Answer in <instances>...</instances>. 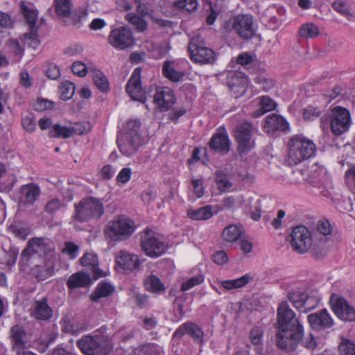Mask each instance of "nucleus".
I'll return each instance as SVG.
<instances>
[{"mask_svg": "<svg viewBox=\"0 0 355 355\" xmlns=\"http://www.w3.org/2000/svg\"><path fill=\"white\" fill-rule=\"evenodd\" d=\"M93 80L96 86L103 92L109 90V83L107 78L99 70L94 71Z\"/></svg>", "mask_w": 355, "mask_h": 355, "instance_id": "nucleus-42", "label": "nucleus"}, {"mask_svg": "<svg viewBox=\"0 0 355 355\" xmlns=\"http://www.w3.org/2000/svg\"><path fill=\"white\" fill-rule=\"evenodd\" d=\"M109 44L118 50H125L134 45L135 39L132 31L125 27L113 29L108 35Z\"/></svg>", "mask_w": 355, "mask_h": 355, "instance_id": "nucleus-16", "label": "nucleus"}, {"mask_svg": "<svg viewBox=\"0 0 355 355\" xmlns=\"http://www.w3.org/2000/svg\"><path fill=\"white\" fill-rule=\"evenodd\" d=\"M110 237L115 241H123L133 234L135 230V222L125 216H121L110 221L107 226Z\"/></svg>", "mask_w": 355, "mask_h": 355, "instance_id": "nucleus-11", "label": "nucleus"}, {"mask_svg": "<svg viewBox=\"0 0 355 355\" xmlns=\"http://www.w3.org/2000/svg\"><path fill=\"white\" fill-rule=\"evenodd\" d=\"M319 302L320 300L318 298L314 296L308 295L306 293L304 301L303 302V307L301 311L306 313L313 310L318 305Z\"/></svg>", "mask_w": 355, "mask_h": 355, "instance_id": "nucleus-51", "label": "nucleus"}, {"mask_svg": "<svg viewBox=\"0 0 355 355\" xmlns=\"http://www.w3.org/2000/svg\"><path fill=\"white\" fill-rule=\"evenodd\" d=\"M21 125L23 128L29 132H33L36 129V122L33 114L26 115L21 119Z\"/></svg>", "mask_w": 355, "mask_h": 355, "instance_id": "nucleus-56", "label": "nucleus"}, {"mask_svg": "<svg viewBox=\"0 0 355 355\" xmlns=\"http://www.w3.org/2000/svg\"><path fill=\"white\" fill-rule=\"evenodd\" d=\"M328 118L334 135L340 136L349 130L352 119L350 112L347 108L341 106L331 107Z\"/></svg>", "mask_w": 355, "mask_h": 355, "instance_id": "nucleus-10", "label": "nucleus"}, {"mask_svg": "<svg viewBox=\"0 0 355 355\" xmlns=\"http://www.w3.org/2000/svg\"><path fill=\"white\" fill-rule=\"evenodd\" d=\"M209 146L211 150L222 155L230 151V141L225 132H216L211 138Z\"/></svg>", "mask_w": 355, "mask_h": 355, "instance_id": "nucleus-26", "label": "nucleus"}, {"mask_svg": "<svg viewBox=\"0 0 355 355\" xmlns=\"http://www.w3.org/2000/svg\"><path fill=\"white\" fill-rule=\"evenodd\" d=\"M140 129L139 120L132 119L127 122L125 131L117 138L118 147L123 155L127 157L135 155L144 143Z\"/></svg>", "mask_w": 355, "mask_h": 355, "instance_id": "nucleus-3", "label": "nucleus"}, {"mask_svg": "<svg viewBox=\"0 0 355 355\" xmlns=\"http://www.w3.org/2000/svg\"><path fill=\"white\" fill-rule=\"evenodd\" d=\"M65 207V205L58 198H53L49 200L44 207V211L50 214L55 213L61 208Z\"/></svg>", "mask_w": 355, "mask_h": 355, "instance_id": "nucleus-52", "label": "nucleus"}, {"mask_svg": "<svg viewBox=\"0 0 355 355\" xmlns=\"http://www.w3.org/2000/svg\"><path fill=\"white\" fill-rule=\"evenodd\" d=\"M114 291L113 286L107 282H101L98 284L95 291L92 293V300L97 301L101 297H105L110 295Z\"/></svg>", "mask_w": 355, "mask_h": 355, "instance_id": "nucleus-35", "label": "nucleus"}, {"mask_svg": "<svg viewBox=\"0 0 355 355\" xmlns=\"http://www.w3.org/2000/svg\"><path fill=\"white\" fill-rule=\"evenodd\" d=\"M232 30L243 39L252 38L257 31L253 17L250 15H238L232 22Z\"/></svg>", "mask_w": 355, "mask_h": 355, "instance_id": "nucleus-15", "label": "nucleus"}, {"mask_svg": "<svg viewBox=\"0 0 355 355\" xmlns=\"http://www.w3.org/2000/svg\"><path fill=\"white\" fill-rule=\"evenodd\" d=\"M306 293L299 291H290L287 294L289 301L297 310H302Z\"/></svg>", "mask_w": 355, "mask_h": 355, "instance_id": "nucleus-41", "label": "nucleus"}, {"mask_svg": "<svg viewBox=\"0 0 355 355\" xmlns=\"http://www.w3.org/2000/svg\"><path fill=\"white\" fill-rule=\"evenodd\" d=\"M117 266L128 271L137 270L141 267V261L138 255L127 250H120L115 257Z\"/></svg>", "mask_w": 355, "mask_h": 355, "instance_id": "nucleus-21", "label": "nucleus"}, {"mask_svg": "<svg viewBox=\"0 0 355 355\" xmlns=\"http://www.w3.org/2000/svg\"><path fill=\"white\" fill-rule=\"evenodd\" d=\"M266 202V198L259 199L254 201L253 204V208L254 210H252L251 211L252 219L254 220H259L260 219L261 209Z\"/></svg>", "mask_w": 355, "mask_h": 355, "instance_id": "nucleus-55", "label": "nucleus"}, {"mask_svg": "<svg viewBox=\"0 0 355 355\" xmlns=\"http://www.w3.org/2000/svg\"><path fill=\"white\" fill-rule=\"evenodd\" d=\"M308 321L311 329L316 331L330 328L334 324L331 316L325 309L309 315Z\"/></svg>", "mask_w": 355, "mask_h": 355, "instance_id": "nucleus-20", "label": "nucleus"}, {"mask_svg": "<svg viewBox=\"0 0 355 355\" xmlns=\"http://www.w3.org/2000/svg\"><path fill=\"white\" fill-rule=\"evenodd\" d=\"M162 73L164 77L173 82H178L184 76V72L178 69L177 63L171 60H166L163 63Z\"/></svg>", "mask_w": 355, "mask_h": 355, "instance_id": "nucleus-27", "label": "nucleus"}, {"mask_svg": "<svg viewBox=\"0 0 355 355\" xmlns=\"http://www.w3.org/2000/svg\"><path fill=\"white\" fill-rule=\"evenodd\" d=\"M73 135L71 128L55 124L49 132V136L55 138H69Z\"/></svg>", "mask_w": 355, "mask_h": 355, "instance_id": "nucleus-37", "label": "nucleus"}, {"mask_svg": "<svg viewBox=\"0 0 355 355\" xmlns=\"http://www.w3.org/2000/svg\"><path fill=\"white\" fill-rule=\"evenodd\" d=\"M197 0H180L173 3L175 8L185 10L188 12L196 10L198 8Z\"/></svg>", "mask_w": 355, "mask_h": 355, "instance_id": "nucleus-48", "label": "nucleus"}, {"mask_svg": "<svg viewBox=\"0 0 355 355\" xmlns=\"http://www.w3.org/2000/svg\"><path fill=\"white\" fill-rule=\"evenodd\" d=\"M154 103L162 110H168L175 103V97L173 90L168 87L157 88L154 94Z\"/></svg>", "mask_w": 355, "mask_h": 355, "instance_id": "nucleus-22", "label": "nucleus"}, {"mask_svg": "<svg viewBox=\"0 0 355 355\" xmlns=\"http://www.w3.org/2000/svg\"><path fill=\"white\" fill-rule=\"evenodd\" d=\"M135 3L137 4L138 13L142 16L148 15L153 11L151 5L148 2H141V0H135Z\"/></svg>", "mask_w": 355, "mask_h": 355, "instance_id": "nucleus-59", "label": "nucleus"}, {"mask_svg": "<svg viewBox=\"0 0 355 355\" xmlns=\"http://www.w3.org/2000/svg\"><path fill=\"white\" fill-rule=\"evenodd\" d=\"M259 108L252 113L254 118L263 115L266 112L272 111L275 109L277 104L275 101L268 96H262L259 98Z\"/></svg>", "mask_w": 355, "mask_h": 355, "instance_id": "nucleus-31", "label": "nucleus"}, {"mask_svg": "<svg viewBox=\"0 0 355 355\" xmlns=\"http://www.w3.org/2000/svg\"><path fill=\"white\" fill-rule=\"evenodd\" d=\"M187 216L193 220H208L213 216L211 206L207 205L198 209H189Z\"/></svg>", "mask_w": 355, "mask_h": 355, "instance_id": "nucleus-32", "label": "nucleus"}, {"mask_svg": "<svg viewBox=\"0 0 355 355\" xmlns=\"http://www.w3.org/2000/svg\"><path fill=\"white\" fill-rule=\"evenodd\" d=\"M345 180L349 187L355 189V165L345 171Z\"/></svg>", "mask_w": 355, "mask_h": 355, "instance_id": "nucleus-60", "label": "nucleus"}, {"mask_svg": "<svg viewBox=\"0 0 355 355\" xmlns=\"http://www.w3.org/2000/svg\"><path fill=\"white\" fill-rule=\"evenodd\" d=\"M80 263L84 266H90L95 269L98 266L97 256L93 253H87L80 259Z\"/></svg>", "mask_w": 355, "mask_h": 355, "instance_id": "nucleus-54", "label": "nucleus"}, {"mask_svg": "<svg viewBox=\"0 0 355 355\" xmlns=\"http://www.w3.org/2000/svg\"><path fill=\"white\" fill-rule=\"evenodd\" d=\"M318 231L322 235L327 236L331 233L332 227L330 223L327 220H320L317 224Z\"/></svg>", "mask_w": 355, "mask_h": 355, "instance_id": "nucleus-64", "label": "nucleus"}, {"mask_svg": "<svg viewBox=\"0 0 355 355\" xmlns=\"http://www.w3.org/2000/svg\"><path fill=\"white\" fill-rule=\"evenodd\" d=\"M257 131V127L247 121L236 126L234 138L237 143V151L240 155L248 153L255 147L256 141L254 135Z\"/></svg>", "mask_w": 355, "mask_h": 355, "instance_id": "nucleus-7", "label": "nucleus"}, {"mask_svg": "<svg viewBox=\"0 0 355 355\" xmlns=\"http://www.w3.org/2000/svg\"><path fill=\"white\" fill-rule=\"evenodd\" d=\"M55 7L58 15L67 17L70 14L71 1L70 0H55Z\"/></svg>", "mask_w": 355, "mask_h": 355, "instance_id": "nucleus-46", "label": "nucleus"}, {"mask_svg": "<svg viewBox=\"0 0 355 355\" xmlns=\"http://www.w3.org/2000/svg\"><path fill=\"white\" fill-rule=\"evenodd\" d=\"M104 211L102 199L87 196L74 204L72 220L81 223L98 220L104 214Z\"/></svg>", "mask_w": 355, "mask_h": 355, "instance_id": "nucleus-4", "label": "nucleus"}, {"mask_svg": "<svg viewBox=\"0 0 355 355\" xmlns=\"http://www.w3.org/2000/svg\"><path fill=\"white\" fill-rule=\"evenodd\" d=\"M204 281V277L202 275L199 274L196 275L187 281L184 282L181 286V291H188L193 287L200 284Z\"/></svg>", "mask_w": 355, "mask_h": 355, "instance_id": "nucleus-49", "label": "nucleus"}, {"mask_svg": "<svg viewBox=\"0 0 355 355\" xmlns=\"http://www.w3.org/2000/svg\"><path fill=\"white\" fill-rule=\"evenodd\" d=\"M290 237V243L293 250L299 254L306 252L312 245L311 232L304 225L294 227Z\"/></svg>", "mask_w": 355, "mask_h": 355, "instance_id": "nucleus-13", "label": "nucleus"}, {"mask_svg": "<svg viewBox=\"0 0 355 355\" xmlns=\"http://www.w3.org/2000/svg\"><path fill=\"white\" fill-rule=\"evenodd\" d=\"M330 303L335 314L341 320L355 321V309L346 300L336 294L331 295Z\"/></svg>", "mask_w": 355, "mask_h": 355, "instance_id": "nucleus-17", "label": "nucleus"}, {"mask_svg": "<svg viewBox=\"0 0 355 355\" xmlns=\"http://www.w3.org/2000/svg\"><path fill=\"white\" fill-rule=\"evenodd\" d=\"M125 19L132 25L135 26L136 28L139 31H144L147 29V24L146 21L136 14L128 13L127 14Z\"/></svg>", "mask_w": 355, "mask_h": 355, "instance_id": "nucleus-47", "label": "nucleus"}, {"mask_svg": "<svg viewBox=\"0 0 355 355\" xmlns=\"http://www.w3.org/2000/svg\"><path fill=\"white\" fill-rule=\"evenodd\" d=\"M10 337L14 349L18 354L19 352H25L24 350L26 345L25 337L26 331L21 325H15L10 329Z\"/></svg>", "mask_w": 355, "mask_h": 355, "instance_id": "nucleus-28", "label": "nucleus"}, {"mask_svg": "<svg viewBox=\"0 0 355 355\" xmlns=\"http://www.w3.org/2000/svg\"><path fill=\"white\" fill-rule=\"evenodd\" d=\"M77 346L85 355H107L112 347L104 336H84L77 341Z\"/></svg>", "mask_w": 355, "mask_h": 355, "instance_id": "nucleus-8", "label": "nucleus"}, {"mask_svg": "<svg viewBox=\"0 0 355 355\" xmlns=\"http://www.w3.org/2000/svg\"><path fill=\"white\" fill-rule=\"evenodd\" d=\"M40 193V188L35 184L22 185L19 189V204L21 206L33 205Z\"/></svg>", "mask_w": 355, "mask_h": 355, "instance_id": "nucleus-24", "label": "nucleus"}, {"mask_svg": "<svg viewBox=\"0 0 355 355\" xmlns=\"http://www.w3.org/2000/svg\"><path fill=\"white\" fill-rule=\"evenodd\" d=\"M243 202L242 196H228L222 200L223 207L225 209H236L241 206Z\"/></svg>", "mask_w": 355, "mask_h": 355, "instance_id": "nucleus-45", "label": "nucleus"}, {"mask_svg": "<svg viewBox=\"0 0 355 355\" xmlns=\"http://www.w3.org/2000/svg\"><path fill=\"white\" fill-rule=\"evenodd\" d=\"M215 182L218 189L222 191H226L232 187V183L229 180L227 174L223 171H217L215 173Z\"/></svg>", "mask_w": 355, "mask_h": 355, "instance_id": "nucleus-38", "label": "nucleus"}, {"mask_svg": "<svg viewBox=\"0 0 355 355\" xmlns=\"http://www.w3.org/2000/svg\"><path fill=\"white\" fill-rule=\"evenodd\" d=\"M252 279L250 274H245L237 279L221 281L220 285L225 290L236 289L245 286Z\"/></svg>", "mask_w": 355, "mask_h": 355, "instance_id": "nucleus-33", "label": "nucleus"}, {"mask_svg": "<svg viewBox=\"0 0 355 355\" xmlns=\"http://www.w3.org/2000/svg\"><path fill=\"white\" fill-rule=\"evenodd\" d=\"M184 335H189L198 343H201L204 337L202 329L197 324L189 321L179 326L174 331L173 336L174 338H180Z\"/></svg>", "mask_w": 355, "mask_h": 355, "instance_id": "nucleus-23", "label": "nucleus"}, {"mask_svg": "<svg viewBox=\"0 0 355 355\" xmlns=\"http://www.w3.org/2000/svg\"><path fill=\"white\" fill-rule=\"evenodd\" d=\"M90 284L91 277L89 275L81 271L71 275L67 282V287L70 290H73L76 288L87 287Z\"/></svg>", "mask_w": 355, "mask_h": 355, "instance_id": "nucleus-29", "label": "nucleus"}, {"mask_svg": "<svg viewBox=\"0 0 355 355\" xmlns=\"http://www.w3.org/2000/svg\"><path fill=\"white\" fill-rule=\"evenodd\" d=\"M255 83L260 85L263 91H268L275 85V81L272 79H268L265 77H257L254 78Z\"/></svg>", "mask_w": 355, "mask_h": 355, "instance_id": "nucleus-63", "label": "nucleus"}, {"mask_svg": "<svg viewBox=\"0 0 355 355\" xmlns=\"http://www.w3.org/2000/svg\"><path fill=\"white\" fill-rule=\"evenodd\" d=\"M79 247L73 242L67 241L64 243V246L62 252L69 256L71 259H74L78 255Z\"/></svg>", "mask_w": 355, "mask_h": 355, "instance_id": "nucleus-53", "label": "nucleus"}, {"mask_svg": "<svg viewBox=\"0 0 355 355\" xmlns=\"http://www.w3.org/2000/svg\"><path fill=\"white\" fill-rule=\"evenodd\" d=\"M275 326L277 346L287 352L295 351L303 338L304 327L286 302L279 304Z\"/></svg>", "mask_w": 355, "mask_h": 355, "instance_id": "nucleus-2", "label": "nucleus"}, {"mask_svg": "<svg viewBox=\"0 0 355 355\" xmlns=\"http://www.w3.org/2000/svg\"><path fill=\"white\" fill-rule=\"evenodd\" d=\"M263 336V329L261 327H254L250 334V338L252 343L258 345L262 343Z\"/></svg>", "mask_w": 355, "mask_h": 355, "instance_id": "nucleus-58", "label": "nucleus"}, {"mask_svg": "<svg viewBox=\"0 0 355 355\" xmlns=\"http://www.w3.org/2000/svg\"><path fill=\"white\" fill-rule=\"evenodd\" d=\"M321 111L316 107L308 106L304 109L303 112V117L306 120H313L318 117Z\"/></svg>", "mask_w": 355, "mask_h": 355, "instance_id": "nucleus-62", "label": "nucleus"}, {"mask_svg": "<svg viewBox=\"0 0 355 355\" xmlns=\"http://www.w3.org/2000/svg\"><path fill=\"white\" fill-rule=\"evenodd\" d=\"M338 349L340 355H355V343L343 338L339 343Z\"/></svg>", "mask_w": 355, "mask_h": 355, "instance_id": "nucleus-43", "label": "nucleus"}, {"mask_svg": "<svg viewBox=\"0 0 355 355\" xmlns=\"http://www.w3.org/2000/svg\"><path fill=\"white\" fill-rule=\"evenodd\" d=\"M332 8L343 15H350V9L348 3L345 0H336L332 5Z\"/></svg>", "mask_w": 355, "mask_h": 355, "instance_id": "nucleus-57", "label": "nucleus"}, {"mask_svg": "<svg viewBox=\"0 0 355 355\" xmlns=\"http://www.w3.org/2000/svg\"><path fill=\"white\" fill-rule=\"evenodd\" d=\"M32 265L31 272L39 281L46 279L55 272L57 257H46L28 260Z\"/></svg>", "mask_w": 355, "mask_h": 355, "instance_id": "nucleus-14", "label": "nucleus"}, {"mask_svg": "<svg viewBox=\"0 0 355 355\" xmlns=\"http://www.w3.org/2000/svg\"><path fill=\"white\" fill-rule=\"evenodd\" d=\"M21 8L30 29L37 28L35 26L38 18L37 11L32 8H29L24 3H21Z\"/></svg>", "mask_w": 355, "mask_h": 355, "instance_id": "nucleus-36", "label": "nucleus"}, {"mask_svg": "<svg viewBox=\"0 0 355 355\" xmlns=\"http://www.w3.org/2000/svg\"><path fill=\"white\" fill-rule=\"evenodd\" d=\"M146 288L153 293H160L165 291V286L160 279L155 275H151L144 281Z\"/></svg>", "mask_w": 355, "mask_h": 355, "instance_id": "nucleus-34", "label": "nucleus"}, {"mask_svg": "<svg viewBox=\"0 0 355 355\" xmlns=\"http://www.w3.org/2000/svg\"><path fill=\"white\" fill-rule=\"evenodd\" d=\"M75 89L73 83L69 81L63 82L60 86V98L64 101L69 100L73 96Z\"/></svg>", "mask_w": 355, "mask_h": 355, "instance_id": "nucleus-44", "label": "nucleus"}, {"mask_svg": "<svg viewBox=\"0 0 355 355\" xmlns=\"http://www.w3.org/2000/svg\"><path fill=\"white\" fill-rule=\"evenodd\" d=\"M141 70L139 67L133 71L126 84L125 89L133 100L144 103L146 98L141 87Z\"/></svg>", "mask_w": 355, "mask_h": 355, "instance_id": "nucleus-19", "label": "nucleus"}, {"mask_svg": "<svg viewBox=\"0 0 355 355\" xmlns=\"http://www.w3.org/2000/svg\"><path fill=\"white\" fill-rule=\"evenodd\" d=\"M316 153V146L313 141L303 135L291 137L288 143V157L292 164H297L308 159Z\"/></svg>", "mask_w": 355, "mask_h": 355, "instance_id": "nucleus-5", "label": "nucleus"}, {"mask_svg": "<svg viewBox=\"0 0 355 355\" xmlns=\"http://www.w3.org/2000/svg\"><path fill=\"white\" fill-rule=\"evenodd\" d=\"M188 51L191 60L200 64H212L216 58L214 51L205 45L201 36L197 35L191 38Z\"/></svg>", "mask_w": 355, "mask_h": 355, "instance_id": "nucleus-9", "label": "nucleus"}, {"mask_svg": "<svg viewBox=\"0 0 355 355\" xmlns=\"http://www.w3.org/2000/svg\"><path fill=\"white\" fill-rule=\"evenodd\" d=\"M227 84L235 98L243 96L248 86V78L241 71H230L227 76Z\"/></svg>", "mask_w": 355, "mask_h": 355, "instance_id": "nucleus-18", "label": "nucleus"}, {"mask_svg": "<svg viewBox=\"0 0 355 355\" xmlns=\"http://www.w3.org/2000/svg\"><path fill=\"white\" fill-rule=\"evenodd\" d=\"M275 326L277 346L287 352L295 351L303 338L304 327L286 302L279 304Z\"/></svg>", "mask_w": 355, "mask_h": 355, "instance_id": "nucleus-1", "label": "nucleus"}, {"mask_svg": "<svg viewBox=\"0 0 355 355\" xmlns=\"http://www.w3.org/2000/svg\"><path fill=\"white\" fill-rule=\"evenodd\" d=\"M288 128V122L282 116L271 114L265 118L263 130L267 134H273L278 130L284 131Z\"/></svg>", "mask_w": 355, "mask_h": 355, "instance_id": "nucleus-25", "label": "nucleus"}, {"mask_svg": "<svg viewBox=\"0 0 355 355\" xmlns=\"http://www.w3.org/2000/svg\"><path fill=\"white\" fill-rule=\"evenodd\" d=\"M33 315L37 320H46L52 316V309L47 304L46 299L35 301Z\"/></svg>", "mask_w": 355, "mask_h": 355, "instance_id": "nucleus-30", "label": "nucleus"}, {"mask_svg": "<svg viewBox=\"0 0 355 355\" xmlns=\"http://www.w3.org/2000/svg\"><path fill=\"white\" fill-rule=\"evenodd\" d=\"M241 229L236 225H230L226 227L223 232V237L227 242H234L241 236Z\"/></svg>", "mask_w": 355, "mask_h": 355, "instance_id": "nucleus-39", "label": "nucleus"}, {"mask_svg": "<svg viewBox=\"0 0 355 355\" xmlns=\"http://www.w3.org/2000/svg\"><path fill=\"white\" fill-rule=\"evenodd\" d=\"M71 70L75 75L84 77L87 74V67L82 62H75L71 66Z\"/></svg>", "mask_w": 355, "mask_h": 355, "instance_id": "nucleus-61", "label": "nucleus"}, {"mask_svg": "<svg viewBox=\"0 0 355 355\" xmlns=\"http://www.w3.org/2000/svg\"><path fill=\"white\" fill-rule=\"evenodd\" d=\"M21 256L26 259L57 257L54 243L48 238H33L22 250Z\"/></svg>", "mask_w": 355, "mask_h": 355, "instance_id": "nucleus-6", "label": "nucleus"}, {"mask_svg": "<svg viewBox=\"0 0 355 355\" xmlns=\"http://www.w3.org/2000/svg\"><path fill=\"white\" fill-rule=\"evenodd\" d=\"M140 246L144 254L150 258L162 256L167 249L164 242L148 230L141 236Z\"/></svg>", "mask_w": 355, "mask_h": 355, "instance_id": "nucleus-12", "label": "nucleus"}, {"mask_svg": "<svg viewBox=\"0 0 355 355\" xmlns=\"http://www.w3.org/2000/svg\"><path fill=\"white\" fill-rule=\"evenodd\" d=\"M299 35L304 38H313L319 35V29L312 23L302 24L299 29Z\"/></svg>", "mask_w": 355, "mask_h": 355, "instance_id": "nucleus-40", "label": "nucleus"}, {"mask_svg": "<svg viewBox=\"0 0 355 355\" xmlns=\"http://www.w3.org/2000/svg\"><path fill=\"white\" fill-rule=\"evenodd\" d=\"M25 42L27 45L36 49L40 44L37 35V28L30 29V32L24 35Z\"/></svg>", "mask_w": 355, "mask_h": 355, "instance_id": "nucleus-50", "label": "nucleus"}]
</instances>
